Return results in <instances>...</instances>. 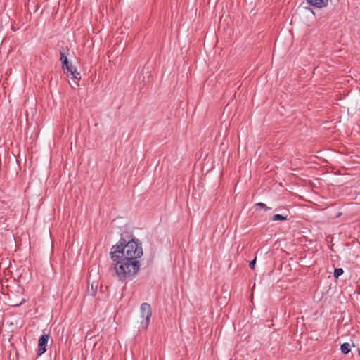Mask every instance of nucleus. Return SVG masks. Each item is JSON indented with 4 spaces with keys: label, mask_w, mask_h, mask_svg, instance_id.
I'll use <instances>...</instances> for the list:
<instances>
[{
    "label": "nucleus",
    "mask_w": 360,
    "mask_h": 360,
    "mask_svg": "<svg viewBox=\"0 0 360 360\" xmlns=\"http://www.w3.org/2000/svg\"><path fill=\"white\" fill-rule=\"evenodd\" d=\"M142 255V245L136 238H132L127 243L126 240L121 237L119 242L112 247L110 251V257L113 261L121 257L137 260Z\"/></svg>",
    "instance_id": "nucleus-1"
},
{
    "label": "nucleus",
    "mask_w": 360,
    "mask_h": 360,
    "mask_svg": "<svg viewBox=\"0 0 360 360\" xmlns=\"http://www.w3.org/2000/svg\"><path fill=\"white\" fill-rule=\"evenodd\" d=\"M115 262H116L114 264L115 274L119 281L122 282L131 280L140 269V262L138 260L121 257Z\"/></svg>",
    "instance_id": "nucleus-2"
},
{
    "label": "nucleus",
    "mask_w": 360,
    "mask_h": 360,
    "mask_svg": "<svg viewBox=\"0 0 360 360\" xmlns=\"http://www.w3.org/2000/svg\"><path fill=\"white\" fill-rule=\"evenodd\" d=\"M140 312L141 316L143 319L141 321V325L143 328L146 329L148 328L149 325L150 319L152 316V310L150 305L146 302L143 303L140 307Z\"/></svg>",
    "instance_id": "nucleus-3"
},
{
    "label": "nucleus",
    "mask_w": 360,
    "mask_h": 360,
    "mask_svg": "<svg viewBox=\"0 0 360 360\" xmlns=\"http://www.w3.org/2000/svg\"><path fill=\"white\" fill-rule=\"evenodd\" d=\"M49 335V334H43L38 341V351L37 354L41 356L46 351V345L48 344Z\"/></svg>",
    "instance_id": "nucleus-4"
},
{
    "label": "nucleus",
    "mask_w": 360,
    "mask_h": 360,
    "mask_svg": "<svg viewBox=\"0 0 360 360\" xmlns=\"http://www.w3.org/2000/svg\"><path fill=\"white\" fill-rule=\"evenodd\" d=\"M65 70H67L65 73L68 76H71L72 79L77 80H79L81 79L79 72H77L76 68L72 64H70V65L66 68Z\"/></svg>",
    "instance_id": "nucleus-5"
},
{
    "label": "nucleus",
    "mask_w": 360,
    "mask_h": 360,
    "mask_svg": "<svg viewBox=\"0 0 360 360\" xmlns=\"http://www.w3.org/2000/svg\"><path fill=\"white\" fill-rule=\"evenodd\" d=\"M311 6L316 8H322L327 6L328 0H307Z\"/></svg>",
    "instance_id": "nucleus-6"
},
{
    "label": "nucleus",
    "mask_w": 360,
    "mask_h": 360,
    "mask_svg": "<svg viewBox=\"0 0 360 360\" xmlns=\"http://www.w3.org/2000/svg\"><path fill=\"white\" fill-rule=\"evenodd\" d=\"M69 53V49L68 47H62L60 49V60L62 62L68 60L67 55Z\"/></svg>",
    "instance_id": "nucleus-7"
},
{
    "label": "nucleus",
    "mask_w": 360,
    "mask_h": 360,
    "mask_svg": "<svg viewBox=\"0 0 360 360\" xmlns=\"http://www.w3.org/2000/svg\"><path fill=\"white\" fill-rule=\"evenodd\" d=\"M340 349H341V351H342V352L343 354H348V353L350 352V350H351V349H350V345H349V343H347V342H345V343H343V344L341 345V347H340Z\"/></svg>",
    "instance_id": "nucleus-8"
},
{
    "label": "nucleus",
    "mask_w": 360,
    "mask_h": 360,
    "mask_svg": "<svg viewBox=\"0 0 360 360\" xmlns=\"http://www.w3.org/2000/svg\"><path fill=\"white\" fill-rule=\"evenodd\" d=\"M287 219H288L287 215L283 216V215L279 214H274L272 217L273 221L287 220Z\"/></svg>",
    "instance_id": "nucleus-9"
},
{
    "label": "nucleus",
    "mask_w": 360,
    "mask_h": 360,
    "mask_svg": "<svg viewBox=\"0 0 360 360\" xmlns=\"http://www.w3.org/2000/svg\"><path fill=\"white\" fill-rule=\"evenodd\" d=\"M343 269L341 268H336L334 270V276L338 278L340 276L343 274Z\"/></svg>",
    "instance_id": "nucleus-10"
},
{
    "label": "nucleus",
    "mask_w": 360,
    "mask_h": 360,
    "mask_svg": "<svg viewBox=\"0 0 360 360\" xmlns=\"http://www.w3.org/2000/svg\"><path fill=\"white\" fill-rule=\"evenodd\" d=\"M255 206L257 207H259V208H265L266 210H269L270 208L268 207L266 204L263 203V202H258L255 205Z\"/></svg>",
    "instance_id": "nucleus-11"
},
{
    "label": "nucleus",
    "mask_w": 360,
    "mask_h": 360,
    "mask_svg": "<svg viewBox=\"0 0 360 360\" xmlns=\"http://www.w3.org/2000/svg\"><path fill=\"white\" fill-rule=\"evenodd\" d=\"M256 264V257H255L250 262V264H249V266L251 269H255V265Z\"/></svg>",
    "instance_id": "nucleus-12"
},
{
    "label": "nucleus",
    "mask_w": 360,
    "mask_h": 360,
    "mask_svg": "<svg viewBox=\"0 0 360 360\" xmlns=\"http://www.w3.org/2000/svg\"><path fill=\"white\" fill-rule=\"evenodd\" d=\"M70 63H69L68 60L66 61L62 62V68L64 70H65V68H68L70 65Z\"/></svg>",
    "instance_id": "nucleus-13"
},
{
    "label": "nucleus",
    "mask_w": 360,
    "mask_h": 360,
    "mask_svg": "<svg viewBox=\"0 0 360 360\" xmlns=\"http://www.w3.org/2000/svg\"><path fill=\"white\" fill-rule=\"evenodd\" d=\"M359 354L360 356V349L358 350Z\"/></svg>",
    "instance_id": "nucleus-14"
}]
</instances>
